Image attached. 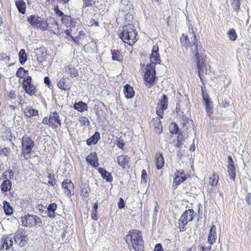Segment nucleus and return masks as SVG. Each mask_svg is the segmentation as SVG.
<instances>
[{
	"instance_id": "1",
	"label": "nucleus",
	"mask_w": 251,
	"mask_h": 251,
	"mask_svg": "<svg viewBox=\"0 0 251 251\" xmlns=\"http://www.w3.org/2000/svg\"><path fill=\"white\" fill-rule=\"evenodd\" d=\"M191 34V41L188 36L185 34H182L180 38V41L182 46L185 48H190L191 50L194 54L193 57L196 61L199 76L201 80L202 81L201 74L207 72L206 64L205 60L202 57V51L203 50L201 47L199 50L198 40L197 39L195 32L192 31Z\"/></svg>"
},
{
	"instance_id": "2",
	"label": "nucleus",
	"mask_w": 251,
	"mask_h": 251,
	"mask_svg": "<svg viewBox=\"0 0 251 251\" xmlns=\"http://www.w3.org/2000/svg\"><path fill=\"white\" fill-rule=\"evenodd\" d=\"M124 239L130 251H144L145 243L140 230L137 229L129 230Z\"/></svg>"
},
{
	"instance_id": "3",
	"label": "nucleus",
	"mask_w": 251,
	"mask_h": 251,
	"mask_svg": "<svg viewBox=\"0 0 251 251\" xmlns=\"http://www.w3.org/2000/svg\"><path fill=\"white\" fill-rule=\"evenodd\" d=\"M119 37L123 42L132 46L138 40V32L133 24H127L119 29Z\"/></svg>"
},
{
	"instance_id": "4",
	"label": "nucleus",
	"mask_w": 251,
	"mask_h": 251,
	"mask_svg": "<svg viewBox=\"0 0 251 251\" xmlns=\"http://www.w3.org/2000/svg\"><path fill=\"white\" fill-rule=\"evenodd\" d=\"M168 106V98L163 94L161 99L159 100L156 107V113L159 117H155L152 119L153 126L157 130V133L160 134L163 132V128L160 119L163 118L164 110Z\"/></svg>"
},
{
	"instance_id": "5",
	"label": "nucleus",
	"mask_w": 251,
	"mask_h": 251,
	"mask_svg": "<svg viewBox=\"0 0 251 251\" xmlns=\"http://www.w3.org/2000/svg\"><path fill=\"white\" fill-rule=\"evenodd\" d=\"M153 66L154 65L147 64L143 76L145 85L148 88H151L155 84L156 73L155 67Z\"/></svg>"
},
{
	"instance_id": "6",
	"label": "nucleus",
	"mask_w": 251,
	"mask_h": 251,
	"mask_svg": "<svg viewBox=\"0 0 251 251\" xmlns=\"http://www.w3.org/2000/svg\"><path fill=\"white\" fill-rule=\"evenodd\" d=\"M196 214L193 209H189L183 213L178 221V227L180 232H183L186 230V225L188 222L194 220Z\"/></svg>"
},
{
	"instance_id": "7",
	"label": "nucleus",
	"mask_w": 251,
	"mask_h": 251,
	"mask_svg": "<svg viewBox=\"0 0 251 251\" xmlns=\"http://www.w3.org/2000/svg\"><path fill=\"white\" fill-rule=\"evenodd\" d=\"M23 87L25 92L30 96H33L37 92V88L32 82V79L30 76L25 77L23 81Z\"/></svg>"
},
{
	"instance_id": "8",
	"label": "nucleus",
	"mask_w": 251,
	"mask_h": 251,
	"mask_svg": "<svg viewBox=\"0 0 251 251\" xmlns=\"http://www.w3.org/2000/svg\"><path fill=\"white\" fill-rule=\"evenodd\" d=\"M22 225L25 226H33L36 225L41 224V219L36 215H27L21 219Z\"/></svg>"
},
{
	"instance_id": "9",
	"label": "nucleus",
	"mask_w": 251,
	"mask_h": 251,
	"mask_svg": "<svg viewBox=\"0 0 251 251\" xmlns=\"http://www.w3.org/2000/svg\"><path fill=\"white\" fill-rule=\"evenodd\" d=\"M150 63L149 64L154 65L153 67H155L156 65L161 63V57L159 53V47L156 44L152 48L151 53L150 55Z\"/></svg>"
},
{
	"instance_id": "10",
	"label": "nucleus",
	"mask_w": 251,
	"mask_h": 251,
	"mask_svg": "<svg viewBox=\"0 0 251 251\" xmlns=\"http://www.w3.org/2000/svg\"><path fill=\"white\" fill-rule=\"evenodd\" d=\"M22 152L24 154H28L31 152L34 144L31 138L28 136H24L22 138Z\"/></svg>"
},
{
	"instance_id": "11",
	"label": "nucleus",
	"mask_w": 251,
	"mask_h": 251,
	"mask_svg": "<svg viewBox=\"0 0 251 251\" xmlns=\"http://www.w3.org/2000/svg\"><path fill=\"white\" fill-rule=\"evenodd\" d=\"M15 242L21 247L25 246L27 244V237L25 232L22 230H19L14 236Z\"/></svg>"
},
{
	"instance_id": "12",
	"label": "nucleus",
	"mask_w": 251,
	"mask_h": 251,
	"mask_svg": "<svg viewBox=\"0 0 251 251\" xmlns=\"http://www.w3.org/2000/svg\"><path fill=\"white\" fill-rule=\"evenodd\" d=\"M227 172L230 176V179L234 181L236 176V167L234 165L232 157L230 155H228L227 157Z\"/></svg>"
},
{
	"instance_id": "13",
	"label": "nucleus",
	"mask_w": 251,
	"mask_h": 251,
	"mask_svg": "<svg viewBox=\"0 0 251 251\" xmlns=\"http://www.w3.org/2000/svg\"><path fill=\"white\" fill-rule=\"evenodd\" d=\"M188 176L185 174L183 170H176L175 173V177L174 178V184L175 186H177L181 183L185 181Z\"/></svg>"
},
{
	"instance_id": "14",
	"label": "nucleus",
	"mask_w": 251,
	"mask_h": 251,
	"mask_svg": "<svg viewBox=\"0 0 251 251\" xmlns=\"http://www.w3.org/2000/svg\"><path fill=\"white\" fill-rule=\"evenodd\" d=\"M33 60L34 66H37L38 64L45 61L44 51L42 48L37 49L35 50Z\"/></svg>"
},
{
	"instance_id": "15",
	"label": "nucleus",
	"mask_w": 251,
	"mask_h": 251,
	"mask_svg": "<svg viewBox=\"0 0 251 251\" xmlns=\"http://www.w3.org/2000/svg\"><path fill=\"white\" fill-rule=\"evenodd\" d=\"M62 188L64 189V193L67 195H71L74 194V184L71 180L66 179L64 180L62 183Z\"/></svg>"
},
{
	"instance_id": "16",
	"label": "nucleus",
	"mask_w": 251,
	"mask_h": 251,
	"mask_svg": "<svg viewBox=\"0 0 251 251\" xmlns=\"http://www.w3.org/2000/svg\"><path fill=\"white\" fill-rule=\"evenodd\" d=\"M47 24L48 28L52 31L54 34H59L58 24L54 18L52 17L47 18Z\"/></svg>"
},
{
	"instance_id": "17",
	"label": "nucleus",
	"mask_w": 251,
	"mask_h": 251,
	"mask_svg": "<svg viewBox=\"0 0 251 251\" xmlns=\"http://www.w3.org/2000/svg\"><path fill=\"white\" fill-rule=\"evenodd\" d=\"M154 162L157 170H160L164 167L165 161L162 153L157 152L155 154Z\"/></svg>"
},
{
	"instance_id": "18",
	"label": "nucleus",
	"mask_w": 251,
	"mask_h": 251,
	"mask_svg": "<svg viewBox=\"0 0 251 251\" xmlns=\"http://www.w3.org/2000/svg\"><path fill=\"white\" fill-rule=\"evenodd\" d=\"M216 227L214 225H213L210 228L207 238V241L210 247L216 242Z\"/></svg>"
},
{
	"instance_id": "19",
	"label": "nucleus",
	"mask_w": 251,
	"mask_h": 251,
	"mask_svg": "<svg viewBox=\"0 0 251 251\" xmlns=\"http://www.w3.org/2000/svg\"><path fill=\"white\" fill-rule=\"evenodd\" d=\"M202 100L204 102V106L207 115L209 117L212 116L213 114V110L212 102L211 99L210 98H207L206 96Z\"/></svg>"
},
{
	"instance_id": "20",
	"label": "nucleus",
	"mask_w": 251,
	"mask_h": 251,
	"mask_svg": "<svg viewBox=\"0 0 251 251\" xmlns=\"http://www.w3.org/2000/svg\"><path fill=\"white\" fill-rule=\"evenodd\" d=\"M87 162L93 167L97 168L99 165L98 158L96 152H92L86 157Z\"/></svg>"
},
{
	"instance_id": "21",
	"label": "nucleus",
	"mask_w": 251,
	"mask_h": 251,
	"mask_svg": "<svg viewBox=\"0 0 251 251\" xmlns=\"http://www.w3.org/2000/svg\"><path fill=\"white\" fill-rule=\"evenodd\" d=\"M123 92L125 97L127 99H130L134 97L135 95V92L132 87L129 84H126L124 86Z\"/></svg>"
},
{
	"instance_id": "22",
	"label": "nucleus",
	"mask_w": 251,
	"mask_h": 251,
	"mask_svg": "<svg viewBox=\"0 0 251 251\" xmlns=\"http://www.w3.org/2000/svg\"><path fill=\"white\" fill-rule=\"evenodd\" d=\"M130 158L127 155H121L117 157V161L119 166L123 169H126L129 162Z\"/></svg>"
},
{
	"instance_id": "23",
	"label": "nucleus",
	"mask_w": 251,
	"mask_h": 251,
	"mask_svg": "<svg viewBox=\"0 0 251 251\" xmlns=\"http://www.w3.org/2000/svg\"><path fill=\"white\" fill-rule=\"evenodd\" d=\"M57 85L59 89L63 91L69 90L71 88L68 79L65 77L61 78Z\"/></svg>"
},
{
	"instance_id": "24",
	"label": "nucleus",
	"mask_w": 251,
	"mask_h": 251,
	"mask_svg": "<svg viewBox=\"0 0 251 251\" xmlns=\"http://www.w3.org/2000/svg\"><path fill=\"white\" fill-rule=\"evenodd\" d=\"M112 59L113 61H117L122 62L123 61V55L121 50H111Z\"/></svg>"
},
{
	"instance_id": "25",
	"label": "nucleus",
	"mask_w": 251,
	"mask_h": 251,
	"mask_svg": "<svg viewBox=\"0 0 251 251\" xmlns=\"http://www.w3.org/2000/svg\"><path fill=\"white\" fill-rule=\"evenodd\" d=\"M98 171L102 177L107 182H111L113 180V177L111 173H108L105 169L102 168H99Z\"/></svg>"
},
{
	"instance_id": "26",
	"label": "nucleus",
	"mask_w": 251,
	"mask_h": 251,
	"mask_svg": "<svg viewBox=\"0 0 251 251\" xmlns=\"http://www.w3.org/2000/svg\"><path fill=\"white\" fill-rule=\"evenodd\" d=\"M100 134L96 131L94 134L86 140V143L88 145H92L97 144L100 139Z\"/></svg>"
},
{
	"instance_id": "27",
	"label": "nucleus",
	"mask_w": 251,
	"mask_h": 251,
	"mask_svg": "<svg viewBox=\"0 0 251 251\" xmlns=\"http://www.w3.org/2000/svg\"><path fill=\"white\" fill-rule=\"evenodd\" d=\"M50 116L51 125L54 126L58 124L60 126L61 125V120L58 113L56 112L51 113Z\"/></svg>"
},
{
	"instance_id": "28",
	"label": "nucleus",
	"mask_w": 251,
	"mask_h": 251,
	"mask_svg": "<svg viewBox=\"0 0 251 251\" xmlns=\"http://www.w3.org/2000/svg\"><path fill=\"white\" fill-rule=\"evenodd\" d=\"M57 209V205L55 203H50L46 211V212L48 214V216L51 218H53L55 217L54 212Z\"/></svg>"
},
{
	"instance_id": "29",
	"label": "nucleus",
	"mask_w": 251,
	"mask_h": 251,
	"mask_svg": "<svg viewBox=\"0 0 251 251\" xmlns=\"http://www.w3.org/2000/svg\"><path fill=\"white\" fill-rule=\"evenodd\" d=\"M24 113L26 116L30 117L31 116L38 115V111L31 107L27 106L24 110Z\"/></svg>"
},
{
	"instance_id": "30",
	"label": "nucleus",
	"mask_w": 251,
	"mask_h": 251,
	"mask_svg": "<svg viewBox=\"0 0 251 251\" xmlns=\"http://www.w3.org/2000/svg\"><path fill=\"white\" fill-rule=\"evenodd\" d=\"M219 176L215 172H213L212 176L209 178V184L212 186H216L219 182Z\"/></svg>"
},
{
	"instance_id": "31",
	"label": "nucleus",
	"mask_w": 251,
	"mask_h": 251,
	"mask_svg": "<svg viewBox=\"0 0 251 251\" xmlns=\"http://www.w3.org/2000/svg\"><path fill=\"white\" fill-rule=\"evenodd\" d=\"M12 186L11 182L8 180H5L0 186L1 190L3 192H6L7 191L11 190Z\"/></svg>"
},
{
	"instance_id": "32",
	"label": "nucleus",
	"mask_w": 251,
	"mask_h": 251,
	"mask_svg": "<svg viewBox=\"0 0 251 251\" xmlns=\"http://www.w3.org/2000/svg\"><path fill=\"white\" fill-rule=\"evenodd\" d=\"M3 240V247L4 248L5 247L6 250H9L10 248L12 246L13 244L12 238L10 236H7Z\"/></svg>"
},
{
	"instance_id": "33",
	"label": "nucleus",
	"mask_w": 251,
	"mask_h": 251,
	"mask_svg": "<svg viewBox=\"0 0 251 251\" xmlns=\"http://www.w3.org/2000/svg\"><path fill=\"white\" fill-rule=\"evenodd\" d=\"M16 5L20 12L24 14L25 11V4L23 0H18Z\"/></svg>"
},
{
	"instance_id": "34",
	"label": "nucleus",
	"mask_w": 251,
	"mask_h": 251,
	"mask_svg": "<svg viewBox=\"0 0 251 251\" xmlns=\"http://www.w3.org/2000/svg\"><path fill=\"white\" fill-rule=\"evenodd\" d=\"M229 39L232 41H235L237 38V35L234 28H230L227 32Z\"/></svg>"
},
{
	"instance_id": "35",
	"label": "nucleus",
	"mask_w": 251,
	"mask_h": 251,
	"mask_svg": "<svg viewBox=\"0 0 251 251\" xmlns=\"http://www.w3.org/2000/svg\"><path fill=\"white\" fill-rule=\"evenodd\" d=\"M16 75L20 78H23L28 75V71L25 70L23 68L20 67L16 72Z\"/></svg>"
},
{
	"instance_id": "36",
	"label": "nucleus",
	"mask_w": 251,
	"mask_h": 251,
	"mask_svg": "<svg viewBox=\"0 0 251 251\" xmlns=\"http://www.w3.org/2000/svg\"><path fill=\"white\" fill-rule=\"evenodd\" d=\"M98 203L96 202L94 203L92 211L91 212V218L94 221H97L98 220Z\"/></svg>"
},
{
	"instance_id": "37",
	"label": "nucleus",
	"mask_w": 251,
	"mask_h": 251,
	"mask_svg": "<svg viewBox=\"0 0 251 251\" xmlns=\"http://www.w3.org/2000/svg\"><path fill=\"white\" fill-rule=\"evenodd\" d=\"M170 132L172 134L179 133V128L175 122H172L169 126Z\"/></svg>"
},
{
	"instance_id": "38",
	"label": "nucleus",
	"mask_w": 251,
	"mask_h": 251,
	"mask_svg": "<svg viewBox=\"0 0 251 251\" xmlns=\"http://www.w3.org/2000/svg\"><path fill=\"white\" fill-rule=\"evenodd\" d=\"M3 209L6 215H10L13 213V209L6 201H3Z\"/></svg>"
},
{
	"instance_id": "39",
	"label": "nucleus",
	"mask_w": 251,
	"mask_h": 251,
	"mask_svg": "<svg viewBox=\"0 0 251 251\" xmlns=\"http://www.w3.org/2000/svg\"><path fill=\"white\" fill-rule=\"evenodd\" d=\"M19 56L20 62L22 64H24L27 59L26 54L25 50L22 49L20 50L19 53Z\"/></svg>"
},
{
	"instance_id": "40",
	"label": "nucleus",
	"mask_w": 251,
	"mask_h": 251,
	"mask_svg": "<svg viewBox=\"0 0 251 251\" xmlns=\"http://www.w3.org/2000/svg\"><path fill=\"white\" fill-rule=\"evenodd\" d=\"M37 27H40L43 30H46L48 28V25L47 24V19L46 21L42 20L40 18V20L39 21V23L37 26Z\"/></svg>"
},
{
	"instance_id": "41",
	"label": "nucleus",
	"mask_w": 251,
	"mask_h": 251,
	"mask_svg": "<svg viewBox=\"0 0 251 251\" xmlns=\"http://www.w3.org/2000/svg\"><path fill=\"white\" fill-rule=\"evenodd\" d=\"M40 20V18H36L35 16H31L28 19V21L30 23V24L34 26L37 27L39 21Z\"/></svg>"
},
{
	"instance_id": "42",
	"label": "nucleus",
	"mask_w": 251,
	"mask_h": 251,
	"mask_svg": "<svg viewBox=\"0 0 251 251\" xmlns=\"http://www.w3.org/2000/svg\"><path fill=\"white\" fill-rule=\"evenodd\" d=\"M14 176V173L11 170H8L4 173H3L2 178L5 179V180L8 179H12L13 178Z\"/></svg>"
},
{
	"instance_id": "43",
	"label": "nucleus",
	"mask_w": 251,
	"mask_h": 251,
	"mask_svg": "<svg viewBox=\"0 0 251 251\" xmlns=\"http://www.w3.org/2000/svg\"><path fill=\"white\" fill-rule=\"evenodd\" d=\"M183 141V138L182 137V133H180L177 136L176 143L174 145L175 147L176 148H180L182 145Z\"/></svg>"
},
{
	"instance_id": "44",
	"label": "nucleus",
	"mask_w": 251,
	"mask_h": 251,
	"mask_svg": "<svg viewBox=\"0 0 251 251\" xmlns=\"http://www.w3.org/2000/svg\"><path fill=\"white\" fill-rule=\"evenodd\" d=\"M231 5L233 9L238 13L240 8V0H233Z\"/></svg>"
},
{
	"instance_id": "45",
	"label": "nucleus",
	"mask_w": 251,
	"mask_h": 251,
	"mask_svg": "<svg viewBox=\"0 0 251 251\" xmlns=\"http://www.w3.org/2000/svg\"><path fill=\"white\" fill-rule=\"evenodd\" d=\"M83 4L82 7L85 8L89 6H93L95 4V1L94 0H83Z\"/></svg>"
},
{
	"instance_id": "46",
	"label": "nucleus",
	"mask_w": 251,
	"mask_h": 251,
	"mask_svg": "<svg viewBox=\"0 0 251 251\" xmlns=\"http://www.w3.org/2000/svg\"><path fill=\"white\" fill-rule=\"evenodd\" d=\"M68 70H69L67 71L68 72V73L70 74L71 76H76L78 75V72L77 69L75 68L74 67L70 66L68 68Z\"/></svg>"
},
{
	"instance_id": "47",
	"label": "nucleus",
	"mask_w": 251,
	"mask_h": 251,
	"mask_svg": "<svg viewBox=\"0 0 251 251\" xmlns=\"http://www.w3.org/2000/svg\"><path fill=\"white\" fill-rule=\"evenodd\" d=\"M141 182L145 184L147 182V174L146 171L144 169L142 171Z\"/></svg>"
},
{
	"instance_id": "48",
	"label": "nucleus",
	"mask_w": 251,
	"mask_h": 251,
	"mask_svg": "<svg viewBox=\"0 0 251 251\" xmlns=\"http://www.w3.org/2000/svg\"><path fill=\"white\" fill-rule=\"evenodd\" d=\"M88 110V106L86 103L81 101H79V112L87 111Z\"/></svg>"
},
{
	"instance_id": "49",
	"label": "nucleus",
	"mask_w": 251,
	"mask_h": 251,
	"mask_svg": "<svg viewBox=\"0 0 251 251\" xmlns=\"http://www.w3.org/2000/svg\"><path fill=\"white\" fill-rule=\"evenodd\" d=\"M201 96L202 97V99H204L205 96H206L207 98H209L208 94L206 92V88L205 87L204 84L203 83V84L201 86Z\"/></svg>"
},
{
	"instance_id": "50",
	"label": "nucleus",
	"mask_w": 251,
	"mask_h": 251,
	"mask_svg": "<svg viewBox=\"0 0 251 251\" xmlns=\"http://www.w3.org/2000/svg\"><path fill=\"white\" fill-rule=\"evenodd\" d=\"M1 60L7 63L10 60V57L6 53L2 52L1 53Z\"/></svg>"
},
{
	"instance_id": "51",
	"label": "nucleus",
	"mask_w": 251,
	"mask_h": 251,
	"mask_svg": "<svg viewBox=\"0 0 251 251\" xmlns=\"http://www.w3.org/2000/svg\"><path fill=\"white\" fill-rule=\"evenodd\" d=\"M10 149L8 148H4L0 150V154H3L5 155H8L10 152Z\"/></svg>"
},
{
	"instance_id": "52",
	"label": "nucleus",
	"mask_w": 251,
	"mask_h": 251,
	"mask_svg": "<svg viewBox=\"0 0 251 251\" xmlns=\"http://www.w3.org/2000/svg\"><path fill=\"white\" fill-rule=\"evenodd\" d=\"M54 10L56 14L57 15H58V16H60V17H62L63 16L65 15L64 14V13L58 9V6L57 5H56L54 6Z\"/></svg>"
},
{
	"instance_id": "53",
	"label": "nucleus",
	"mask_w": 251,
	"mask_h": 251,
	"mask_svg": "<svg viewBox=\"0 0 251 251\" xmlns=\"http://www.w3.org/2000/svg\"><path fill=\"white\" fill-rule=\"evenodd\" d=\"M245 201L248 205H251V193H248L245 196Z\"/></svg>"
},
{
	"instance_id": "54",
	"label": "nucleus",
	"mask_w": 251,
	"mask_h": 251,
	"mask_svg": "<svg viewBox=\"0 0 251 251\" xmlns=\"http://www.w3.org/2000/svg\"><path fill=\"white\" fill-rule=\"evenodd\" d=\"M211 247L210 246L208 247H204L203 246H199V251H210Z\"/></svg>"
},
{
	"instance_id": "55",
	"label": "nucleus",
	"mask_w": 251,
	"mask_h": 251,
	"mask_svg": "<svg viewBox=\"0 0 251 251\" xmlns=\"http://www.w3.org/2000/svg\"><path fill=\"white\" fill-rule=\"evenodd\" d=\"M119 209L123 208L125 207V201L122 198H120L118 203Z\"/></svg>"
},
{
	"instance_id": "56",
	"label": "nucleus",
	"mask_w": 251,
	"mask_h": 251,
	"mask_svg": "<svg viewBox=\"0 0 251 251\" xmlns=\"http://www.w3.org/2000/svg\"><path fill=\"white\" fill-rule=\"evenodd\" d=\"M117 146L120 149H123L125 144L123 140H118L116 143Z\"/></svg>"
},
{
	"instance_id": "57",
	"label": "nucleus",
	"mask_w": 251,
	"mask_h": 251,
	"mask_svg": "<svg viewBox=\"0 0 251 251\" xmlns=\"http://www.w3.org/2000/svg\"><path fill=\"white\" fill-rule=\"evenodd\" d=\"M61 21L63 23L68 24L70 21V17L65 15L62 17Z\"/></svg>"
},
{
	"instance_id": "58",
	"label": "nucleus",
	"mask_w": 251,
	"mask_h": 251,
	"mask_svg": "<svg viewBox=\"0 0 251 251\" xmlns=\"http://www.w3.org/2000/svg\"><path fill=\"white\" fill-rule=\"evenodd\" d=\"M154 251H163L162 246L161 244H157L154 248Z\"/></svg>"
},
{
	"instance_id": "59",
	"label": "nucleus",
	"mask_w": 251,
	"mask_h": 251,
	"mask_svg": "<svg viewBox=\"0 0 251 251\" xmlns=\"http://www.w3.org/2000/svg\"><path fill=\"white\" fill-rule=\"evenodd\" d=\"M42 122H43V123H44V124H46V125H51V120H50V117L49 118L45 117L43 119Z\"/></svg>"
},
{
	"instance_id": "60",
	"label": "nucleus",
	"mask_w": 251,
	"mask_h": 251,
	"mask_svg": "<svg viewBox=\"0 0 251 251\" xmlns=\"http://www.w3.org/2000/svg\"><path fill=\"white\" fill-rule=\"evenodd\" d=\"M79 121L82 124V125H85L86 124L88 125L89 121L87 118L82 117L81 119L79 120Z\"/></svg>"
},
{
	"instance_id": "61",
	"label": "nucleus",
	"mask_w": 251,
	"mask_h": 251,
	"mask_svg": "<svg viewBox=\"0 0 251 251\" xmlns=\"http://www.w3.org/2000/svg\"><path fill=\"white\" fill-rule=\"evenodd\" d=\"M44 82L49 87L50 84V78L48 76L45 77L44 78Z\"/></svg>"
},
{
	"instance_id": "62",
	"label": "nucleus",
	"mask_w": 251,
	"mask_h": 251,
	"mask_svg": "<svg viewBox=\"0 0 251 251\" xmlns=\"http://www.w3.org/2000/svg\"><path fill=\"white\" fill-rule=\"evenodd\" d=\"M48 183L51 186H53L54 185V184L55 183V182L54 181V179L52 178L51 179H50V180H49Z\"/></svg>"
},
{
	"instance_id": "63",
	"label": "nucleus",
	"mask_w": 251,
	"mask_h": 251,
	"mask_svg": "<svg viewBox=\"0 0 251 251\" xmlns=\"http://www.w3.org/2000/svg\"><path fill=\"white\" fill-rule=\"evenodd\" d=\"M85 34L83 31H82V30L79 31V37L82 36V37H85Z\"/></svg>"
},
{
	"instance_id": "64",
	"label": "nucleus",
	"mask_w": 251,
	"mask_h": 251,
	"mask_svg": "<svg viewBox=\"0 0 251 251\" xmlns=\"http://www.w3.org/2000/svg\"><path fill=\"white\" fill-rule=\"evenodd\" d=\"M95 25V26H99V22L98 21H95L94 20H93V23H92V25Z\"/></svg>"
}]
</instances>
